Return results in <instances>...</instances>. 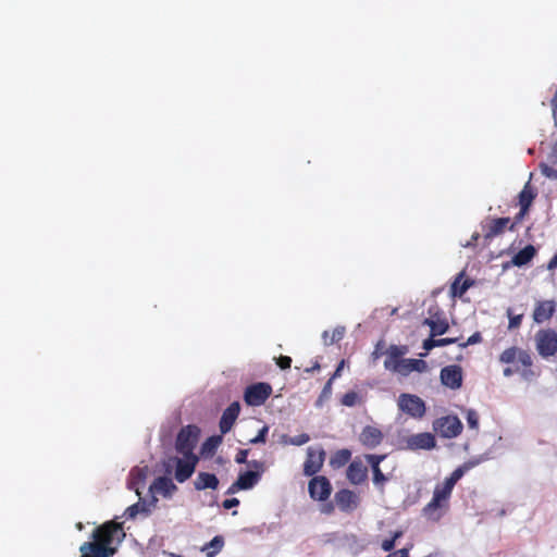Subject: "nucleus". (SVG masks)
I'll use <instances>...</instances> for the list:
<instances>
[{"mask_svg":"<svg viewBox=\"0 0 557 557\" xmlns=\"http://www.w3.org/2000/svg\"><path fill=\"white\" fill-rule=\"evenodd\" d=\"M557 268V250L556 253L553 256V258L549 260L547 264L548 270H554Z\"/></svg>","mask_w":557,"mask_h":557,"instance_id":"obj_54","label":"nucleus"},{"mask_svg":"<svg viewBox=\"0 0 557 557\" xmlns=\"http://www.w3.org/2000/svg\"><path fill=\"white\" fill-rule=\"evenodd\" d=\"M557 309V304L554 300H539L535 302L533 310V321L542 324L553 318Z\"/></svg>","mask_w":557,"mask_h":557,"instance_id":"obj_15","label":"nucleus"},{"mask_svg":"<svg viewBox=\"0 0 557 557\" xmlns=\"http://www.w3.org/2000/svg\"><path fill=\"white\" fill-rule=\"evenodd\" d=\"M437 347V339H435L434 337L430 336L429 338H426L424 342H423V348L426 350V351H430L432 350L433 348Z\"/></svg>","mask_w":557,"mask_h":557,"instance_id":"obj_48","label":"nucleus"},{"mask_svg":"<svg viewBox=\"0 0 557 557\" xmlns=\"http://www.w3.org/2000/svg\"><path fill=\"white\" fill-rule=\"evenodd\" d=\"M482 341V336L479 332L472 334L466 343L460 344L461 347H467L469 345H474L476 343H480Z\"/></svg>","mask_w":557,"mask_h":557,"instance_id":"obj_45","label":"nucleus"},{"mask_svg":"<svg viewBox=\"0 0 557 557\" xmlns=\"http://www.w3.org/2000/svg\"><path fill=\"white\" fill-rule=\"evenodd\" d=\"M309 495L312 499L324 502L332 493V485L326 476H313L308 485Z\"/></svg>","mask_w":557,"mask_h":557,"instance_id":"obj_11","label":"nucleus"},{"mask_svg":"<svg viewBox=\"0 0 557 557\" xmlns=\"http://www.w3.org/2000/svg\"><path fill=\"white\" fill-rule=\"evenodd\" d=\"M536 250L534 246L527 245L524 248L519 250L512 258V263L517 267L528 264L535 256Z\"/></svg>","mask_w":557,"mask_h":557,"instance_id":"obj_28","label":"nucleus"},{"mask_svg":"<svg viewBox=\"0 0 557 557\" xmlns=\"http://www.w3.org/2000/svg\"><path fill=\"white\" fill-rule=\"evenodd\" d=\"M351 458V451L347 448L339 449L333 454L330 459V466L333 469H339L349 462Z\"/></svg>","mask_w":557,"mask_h":557,"instance_id":"obj_31","label":"nucleus"},{"mask_svg":"<svg viewBox=\"0 0 557 557\" xmlns=\"http://www.w3.org/2000/svg\"><path fill=\"white\" fill-rule=\"evenodd\" d=\"M125 537L123 524L116 521H107L92 532V542H85L84 548L95 553L96 557H111L116 547Z\"/></svg>","mask_w":557,"mask_h":557,"instance_id":"obj_1","label":"nucleus"},{"mask_svg":"<svg viewBox=\"0 0 557 557\" xmlns=\"http://www.w3.org/2000/svg\"><path fill=\"white\" fill-rule=\"evenodd\" d=\"M332 510H333V506H332V505H329V506L326 507L325 512H331Z\"/></svg>","mask_w":557,"mask_h":557,"instance_id":"obj_60","label":"nucleus"},{"mask_svg":"<svg viewBox=\"0 0 557 557\" xmlns=\"http://www.w3.org/2000/svg\"><path fill=\"white\" fill-rule=\"evenodd\" d=\"M453 490L445 482L437 484L432 499L422 509L423 516L430 520L438 521L449 506Z\"/></svg>","mask_w":557,"mask_h":557,"instance_id":"obj_2","label":"nucleus"},{"mask_svg":"<svg viewBox=\"0 0 557 557\" xmlns=\"http://www.w3.org/2000/svg\"><path fill=\"white\" fill-rule=\"evenodd\" d=\"M248 466L252 468V470L240 472L236 480V486L243 487V490L252 488L261 480V476L265 471V465L263 461L250 460Z\"/></svg>","mask_w":557,"mask_h":557,"instance_id":"obj_8","label":"nucleus"},{"mask_svg":"<svg viewBox=\"0 0 557 557\" xmlns=\"http://www.w3.org/2000/svg\"><path fill=\"white\" fill-rule=\"evenodd\" d=\"M403 536V531H395L392 535L391 539H385L382 544H381V547L384 552H391L394 549L395 547V543L398 539H400Z\"/></svg>","mask_w":557,"mask_h":557,"instance_id":"obj_37","label":"nucleus"},{"mask_svg":"<svg viewBox=\"0 0 557 557\" xmlns=\"http://www.w3.org/2000/svg\"><path fill=\"white\" fill-rule=\"evenodd\" d=\"M176 490V485L168 476L157 478L150 486V491L161 494L164 497H171Z\"/></svg>","mask_w":557,"mask_h":557,"instance_id":"obj_24","label":"nucleus"},{"mask_svg":"<svg viewBox=\"0 0 557 557\" xmlns=\"http://www.w3.org/2000/svg\"><path fill=\"white\" fill-rule=\"evenodd\" d=\"M535 347L539 355L548 359L557 355V331L554 329H542L535 334Z\"/></svg>","mask_w":557,"mask_h":557,"instance_id":"obj_6","label":"nucleus"},{"mask_svg":"<svg viewBox=\"0 0 557 557\" xmlns=\"http://www.w3.org/2000/svg\"><path fill=\"white\" fill-rule=\"evenodd\" d=\"M320 368H321L320 362L318 360H315L310 368L305 369V372L310 373V372L320 370Z\"/></svg>","mask_w":557,"mask_h":557,"instance_id":"obj_55","label":"nucleus"},{"mask_svg":"<svg viewBox=\"0 0 557 557\" xmlns=\"http://www.w3.org/2000/svg\"><path fill=\"white\" fill-rule=\"evenodd\" d=\"M412 544H410L408 547H404L401 549H398L392 554H389L387 557H409V552L412 548Z\"/></svg>","mask_w":557,"mask_h":557,"instance_id":"obj_46","label":"nucleus"},{"mask_svg":"<svg viewBox=\"0 0 557 557\" xmlns=\"http://www.w3.org/2000/svg\"><path fill=\"white\" fill-rule=\"evenodd\" d=\"M522 322V314L510 317L509 329H518Z\"/></svg>","mask_w":557,"mask_h":557,"instance_id":"obj_50","label":"nucleus"},{"mask_svg":"<svg viewBox=\"0 0 557 557\" xmlns=\"http://www.w3.org/2000/svg\"><path fill=\"white\" fill-rule=\"evenodd\" d=\"M536 197V193L531 187L530 183L528 182L523 189L519 194V206L520 211L516 216V220H521L529 211L533 200Z\"/></svg>","mask_w":557,"mask_h":557,"instance_id":"obj_23","label":"nucleus"},{"mask_svg":"<svg viewBox=\"0 0 557 557\" xmlns=\"http://www.w3.org/2000/svg\"><path fill=\"white\" fill-rule=\"evenodd\" d=\"M310 441V436L307 433H302L293 437H289L286 443L295 446H301Z\"/></svg>","mask_w":557,"mask_h":557,"instance_id":"obj_40","label":"nucleus"},{"mask_svg":"<svg viewBox=\"0 0 557 557\" xmlns=\"http://www.w3.org/2000/svg\"><path fill=\"white\" fill-rule=\"evenodd\" d=\"M399 409L414 419H421L425 414V404L417 395L400 394L398 397Z\"/></svg>","mask_w":557,"mask_h":557,"instance_id":"obj_9","label":"nucleus"},{"mask_svg":"<svg viewBox=\"0 0 557 557\" xmlns=\"http://www.w3.org/2000/svg\"><path fill=\"white\" fill-rule=\"evenodd\" d=\"M337 507L344 512H351L359 505V496L347 488L339 490L334 496Z\"/></svg>","mask_w":557,"mask_h":557,"instance_id":"obj_16","label":"nucleus"},{"mask_svg":"<svg viewBox=\"0 0 557 557\" xmlns=\"http://www.w3.org/2000/svg\"><path fill=\"white\" fill-rule=\"evenodd\" d=\"M345 334V327L344 326H337L333 331H324L322 334L323 343L324 345H333L335 343H338L343 339Z\"/></svg>","mask_w":557,"mask_h":557,"instance_id":"obj_32","label":"nucleus"},{"mask_svg":"<svg viewBox=\"0 0 557 557\" xmlns=\"http://www.w3.org/2000/svg\"><path fill=\"white\" fill-rule=\"evenodd\" d=\"M360 398H359V395L351 391V392H347L343 395L342 399H341V403L342 405L346 406V407H354L355 405H357L359 403Z\"/></svg>","mask_w":557,"mask_h":557,"instance_id":"obj_38","label":"nucleus"},{"mask_svg":"<svg viewBox=\"0 0 557 557\" xmlns=\"http://www.w3.org/2000/svg\"><path fill=\"white\" fill-rule=\"evenodd\" d=\"M515 373H520L522 375V370L520 366H510L504 369L505 376H511Z\"/></svg>","mask_w":557,"mask_h":557,"instance_id":"obj_49","label":"nucleus"},{"mask_svg":"<svg viewBox=\"0 0 557 557\" xmlns=\"http://www.w3.org/2000/svg\"><path fill=\"white\" fill-rule=\"evenodd\" d=\"M541 172L548 178H557V170L553 169L547 164H541Z\"/></svg>","mask_w":557,"mask_h":557,"instance_id":"obj_41","label":"nucleus"},{"mask_svg":"<svg viewBox=\"0 0 557 557\" xmlns=\"http://www.w3.org/2000/svg\"><path fill=\"white\" fill-rule=\"evenodd\" d=\"M242 490H243V487H237V486H236V481H235V482H234V483L228 487V490H227L226 494H234V493H236V492H238V491H242Z\"/></svg>","mask_w":557,"mask_h":557,"instance_id":"obj_58","label":"nucleus"},{"mask_svg":"<svg viewBox=\"0 0 557 557\" xmlns=\"http://www.w3.org/2000/svg\"><path fill=\"white\" fill-rule=\"evenodd\" d=\"M346 475L351 484H361L368 479V468L363 465L362 460L357 457L349 463Z\"/></svg>","mask_w":557,"mask_h":557,"instance_id":"obj_17","label":"nucleus"},{"mask_svg":"<svg viewBox=\"0 0 557 557\" xmlns=\"http://www.w3.org/2000/svg\"><path fill=\"white\" fill-rule=\"evenodd\" d=\"M325 460V451L323 448L309 447L307 449V458L304 463V474L307 476L315 475L323 467Z\"/></svg>","mask_w":557,"mask_h":557,"instance_id":"obj_12","label":"nucleus"},{"mask_svg":"<svg viewBox=\"0 0 557 557\" xmlns=\"http://www.w3.org/2000/svg\"><path fill=\"white\" fill-rule=\"evenodd\" d=\"M149 509L147 508L146 504H141L140 502L133 504L132 506L127 507V509L124 512V516L128 519H134L139 512H148Z\"/></svg>","mask_w":557,"mask_h":557,"instance_id":"obj_36","label":"nucleus"},{"mask_svg":"<svg viewBox=\"0 0 557 557\" xmlns=\"http://www.w3.org/2000/svg\"><path fill=\"white\" fill-rule=\"evenodd\" d=\"M470 469V466L468 463H463L462 466H459L456 468L451 474L445 479V483L448 484L450 487H455L456 483L465 475V473Z\"/></svg>","mask_w":557,"mask_h":557,"instance_id":"obj_35","label":"nucleus"},{"mask_svg":"<svg viewBox=\"0 0 557 557\" xmlns=\"http://www.w3.org/2000/svg\"><path fill=\"white\" fill-rule=\"evenodd\" d=\"M440 379L444 386L458 389L462 385V369L457 364L446 366L441 370Z\"/></svg>","mask_w":557,"mask_h":557,"instance_id":"obj_14","label":"nucleus"},{"mask_svg":"<svg viewBox=\"0 0 557 557\" xmlns=\"http://www.w3.org/2000/svg\"><path fill=\"white\" fill-rule=\"evenodd\" d=\"M423 323L425 325L430 326L432 337L437 336V335H443L449 329V324L445 318H443V319L437 318L436 320L433 318L425 319Z\"/></svg>","mask_w":557,"mask_h":557,"instance_id":"obj_30","label":"nucleus"},{"mask_svg":"<svg viewBox=\"0 0 557 557\" xmlns=\"http://www.w3.org/2000/svg\"><path fill=\"white\" fill-rule=\"evenodd\" d=\"M79 550L82 553V557H96L95 553L89 552V549L84 548V543L81 545Z\"/></svg>","mask_w":557,"mask_h":557,"instance_id":"obj_56","label":"nucleus"},{"mask_svg":"<svg viewBox=\"0 0 557 557\" xmlns=\"http://www.w3.org/2000/svg\"><path fill=\"white\" fill-rule=\"evenodd\" d=\"M248 455H249V449H239L237 451V454L235 455V462L242 465V463H247L248 465Z\"/></svg>","mask_w":557,"mask_h":557,"instance_id":"obj_42","label":"nucleus"},{"mask_svg":"<svg viewBox=\"0 0 557 557\" xmlns=\"http://www.w3.org/2000/svg\"><path fill=\"white\" fill-rule=\"evenodd\" d=\"M510 223L509 218H497L493 219L488 225V230L485 234L486 238L495 237L502 233L508 227Z\"/></svg>","mask_w":557,"mask_h":557,"instance_id":"obj_29","label":"nucleus"},{"mask_svg":"<svg viewBox=\"0 0 557 557\" xmlns=\"http://www.w3.org/2000/svg\"><path fill=\"white\" fill-rule=\"evenodd\" d=\"M457 342V338H440L437 339V347L447 346Z\"/></svg>","mask_w":557,"mask_h":557,"instance_id":"obj_52","label":"nucleus"},{"mask_svg":"<svg viewBox=\"0 0 557 557\" xmlns=\"http://www.w3.org/2000/svg\"><path fill=\"white\" fill-rule=\"evenodd\" d=\"M273 388L270 383L258 382L248 385L244 391V401L251 407H259L272 395Z\"/></svg>","mask_w":557,"mask_h":557,"instance_id":"obj_7","label":"nucleus"},{"mask_svg":"<svg viewBox=\"0 0 557 557\" xmlns=\"http://www.w3.org/2000/svg\"><path fill=\"white\" fill-rule=\"evenodd\" d=\"M499 361L502 363L515 364L517 361L521 362L522 377L524 380H532L535 376V373L532 369L533 360L531 355L521 348L518 347H509L505 349L499 356Z\"/></svg>","mask_w":557,"mask_h":557,"instance_id":"obj_4","label":"nucleus"},{"mask_svg":"<svg viewBox=\"0 0 557 557\" xmlns=\"http://www.w3.org/2000/svg\"><path fill=\"white\" fill-rule=\"evenodd\" d=\"M276 364L282 369V370H286V369H289L290 366H292V358L288 357V356H280L277 359H276Z\"/></svg>","mask_w":557,"mask_h":557,"instance_id":"obj_43","label":"nucleus"},{"mask_svg":"<svg viewBox=\"0 0 557 557\" xmlns=\"http://www.w3.org/2000/svg\"><path fill=\"white\" fill-rule=\"evenodd\" d=\"M462 429V423L457 416L442 417L434 423V430L445 438L457 437Z\"/></svg>","mask_w":557,"mask_h":557,"instance_id":"obj_10","label":"nucleus"},{"mask_svg":"<svg viewBox=\"0 0 557 557\" xmlns=\"http://www.w3.org/2000/svg\"><path fill=\"white\" fill-rule=\"evenodd\" d=\"M332 386H333V381L329 379L322 388L320 398H329L332 394Z\"/></svg>","mask_w":557,"mask_h":557,"instance_id":"obj_47","label":"nucleus"},{"mask_svg":"<svg viewBox=\"0 0 557 557\" xmlns=\"http://www.w3.org/2000/svg\"><path fill=\"white\" fill-rule=\"evenodd\" d=\"M384 438L382 431L375 426L367 425L362 429L359 440L367 448H375Z\"/></svg>","mask_w":557,"mask_h":557,"instance_id":"obj_21","label":"nucleus"},{"mask_svg":"<svg viewBox=\"0 0 557 557\" xmlns=\"http://www.w3.org/2000/svg\"><path fill=\"white\" fill-rule=\"evenodd\" d=\"M238 505H239V500L237 498H227L222 504V506L225 509H231L233 507H237Z\"/></svg>","mask_w":557,"mask_h":557,"instance_id":"obj_51","label":"nucleus"},{"mask_svg":"<svg viewBox=\"0 0 557 557\" xmlns=\"http://www.w3.org/2000/svg\"><path fill=\"white\" fill-rule=\"evenodd\" d=\"M184 458H174L175 461V479L177 482L183 483L188 480L196 468L198 462L197 456H183Z\"/></svg>","mask_w":557,"mask_h":557,"instance_id":"obj_13","label":"nucleus"},{"mask_svg":"<svg viewBox=\"0 0 557 557\" xmlns=\"http://www.w3.org/2000/svg\"><path fill=\"white\" fill-rule=\"evenodd\" d=\"M195 488L202 491L206 488L216 490L219 486V479L215 474L209 472H199L194 481Z\"/></svg>","mask_w":557,"mask_h":557,"instance_id":"obj_27","label":"nucleus"},{"mask_svg":"<svg viewBox=\"0 0 557 557\" xmlns=\"http://www.w3.org/2000/svg\"><path fill=\"white\" fill-rule=\"evenodd\" d=\"M129 476H131L129 487L134 488L136 491V493L138 495H140V493L138 491V485L144 484V482H145L146 469L136 467V468L132 469Z\"/></svg>","mask_w":557,"mask_h":557,"instance_id":"obj_33","label":"nucleus"},{"mask_svg":"<svg viewBox=\"0 0 557 557\" xmlns=\"http://www.w3.org/2000/svg\"><path fill=\"white\" fill-rule=\"evenodd\" d=\"M386 458V455H375V454H367L364 455V459L371 466L373 473V483L375 486L383 488L385 483L387 482V478L382 472L380 468V463Z\"/></svg>","mask_w":557,"mask_h":557,"instance_id":"obj_18","label":"nucleus"},{"mask_svg":"<svg viewBox=\"0 0 557 557\" xmlns=\"http://www.w3.org/2000/svg\"><path fill=\"white\" fill-rule=\"evenodd\" d=\"M380 344H381V343H379V344L376 345L375 350L372 352V356H373V358H374V359H377V358L382 355V352L379 350V348H380Z\"/></svg>","mask_w":557,"mask_h":557,"instance_id":"obj_59","label":"nucleus"},{"mask_svg":"<svg viewBox=\"0 0 557 557\" xmlns=\"http://www.w3.org/2000/svg\"><path fill=\"white\" fill-rule=\"evenodd\" d=\"M268 426H263L260 431H259V434L251 438L249 442L251 444H258V443H264L265 442V436L268 434Z\"/></svg>","mask_w":557,"mask_h":557,"instance_id":"obj_44","label":"nucleus"},{"mask_svg":"<svg viewBox=\"0 0 557 557\" xmlns=\"http://www.w3.org/2000/svg\"><path fill=\"white\" fill-rule=\"evenodd\" d=\"M435 445V438L431 433H419L407 438V446L410 449H431Z\"/></svg>","mask_w":557,"mask_h":557,"instance_id":"obj_22","label":"nucleus"},{"mask_svg":"<svg viewBox=\"0 0 557 557\" xmlns=\"http://www.w3.org/2000/svg\"><path fill=\"white\" fill-rule=\"evenodd\" d=\"M223 546L224 539L221 535H216L205 545L203 550L207 552V557H214L223 548Z\"/></svg>","mask_w":557,"mask_h":557,"instance_id":"obj_34","label":"nucleus"},{"mask_svg":"<svg viewBox=\"0 0 557 557\" xmlns=\"http://www.w3.org/2000/svg\"><path fill=\"white\" fill-rule=\"evenodd\" d=\"M466 420L470 429L478 430L479 428V414L475 410L469 409L466 413Z\"/></svg>","mask_w":557,"mask_h":557,"instance_id":"obj_39","label":"nucleus"},{"mask_svg":"<svg viewBox=\"0 0 557 557\" xmlns=\"http://www.w3.org/2000/svg\"><path fill=\"white\" fill-rule=\"evenodd\" d=\"M426 370V362L421 359H403L396 371L400 375L407 376L411 372H423Z\"/></svg>","mask_w":557,"mask_h":557,"instance_id":"obj_25","label":"nucleus"},{"mask_svg":"<svg viewBox=\"0 0 557 557\" xmlns=\"http://www.w3.org/2000/svg\"><path fill=\"white\" fill-rule=\"evenodd\" d=\"M200 430L196 425L182 428L176 436L175 449L183 456H196L194 449L199 440Z\"/></svg>","mask_w":557,"mask_h":557,"instance_id":"obj_5","label":"nucleus"},{"mask_svg":"<svg viewBox=\"0 0 557 557\" xmlns=\"http://www.w3.org/2000/svg\"><path fill=\"white\" fill-rule=\"evenodd\" d=\"M344 364H345V361L342 360L339 362V364L337 366L336 370L334 371V373L332 374V376L330 377V380L334 381L336 377H338L341 375Z\"/></svg>","mask_w":557,"mask_h":557,"instance_id":"obj_53","label":"nucleus"},{"mask_svg":"<svg viewBox=\"0 0 557 557\" xmlns=\"http://www.w3.org/2000/svg\"><path fill=\"white\" fill-rule=\"evenodd\" d=\"M408 351L407 346L391 345L386 350V359L384 360V368L386 370L396 372L400 361L404 359L403 356Z\"/></svg>","mask_w":557,"mask_h":557,"instance_id":"obj_20","label":"nucleus"},{"mask_svg":"<svg viewBox=\"0 0 557 557\" xmlns=\"http://www.w3.org/2000/svg\"><path fill=\"white\" fill-rule=\"evenodd\" d=\"M453 490L445 482L437 484L432 499L422 509L423 516L430 520L438 521L449 506Z\"/></svg>","mask_w":557,"mask_h":557,"instance_id":"obj_3","label":"nucleus"},{"mask_svg":"<svg viewBox=\"0 0 557 557\" xmlns=\"http://www.w3.org/2000/svg\"><path fill=\"white\" fill-rule=\"evenodd\" d=\"M240 412V405L238 401H233L222 413L219 428L222 434L230 432L237 420Z\"/></svg>","mask_w":557,"mask_h":557,"instance_id":"obj_19","label":"nucleus"},{"mask_svg":"<svg viewBox=\"0 0 557 557\" xmlns=\"http://www.w3.org/2000/svg\"><path fill=\"white\" fill-rule=\"evenodd\" d=\"M220 441H221V438H220V437L212 436V437L208 438V441H207V443L205 444V446H207V445H209V444H210V446H215L216 444H219V443H220Z\"/></svg>","mask_w":557,"mask_h":557,"instance_id":"obj_57","label":"nucleus"},{"mask_svg":"<svg viewBox=\"0 0 557 557\" xmlns=\"http://www.w3.org/2000/svg\"><path fill=\"white\" fill-rule=\"evenodd\" d=\"M465 271H461L457 274L454 282L450 285V294L454 297H462L463 294L474 285V281L472 278H463Z\"/></svg>","mask_w":557,"mask_h":557,"instance_id":"obj_26","label":"nucleus"}]
</instances>
